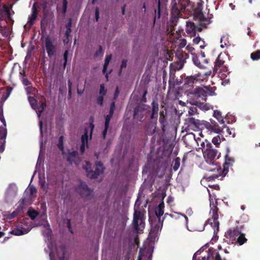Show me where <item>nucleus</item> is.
<instances>
[{"label": "nucleus", "instance_id": "11", "mask_svg": "<svg viewBox=\"0 0 260 260\" xmlns=\"http://www.w3.org/2000/svg\"><path fill=\"white\" fill-rule=\"evenodd\" d=\"M203 124L205 127L210 133L219 134L221 132V128L217 123L213 119H210V122L204 121Z\"/></svg>", "mask_w": 260, "mask_h": 260}, {"label": "nucleus", "instance_id": "51", "mask_svg": "<svg viewBox=\"0 0 260 260\" xmlns=\"http://www.w3.org/2000/svg\"><path fill=\"white\" fill-rule=\"evenodd\" d=\"M107 90L105 88L104 84L100 85V94L102 96H105L106 94Z\"/></svg>", "mask_w": 260, "mask_h": 260}, {"label": "nucleus", "instance_id": "40", "mask_svg": "<svg viewBox=\"0 0 260 260\" xmlns=\"http://www.w3.org/2000/svg\"><path fill=\"white\" fill-rule=\"evenodd\" d=\"M7 136V129L5 127H0V140H5Z\"/></svg>", "mask_w": 260, "mask_h": 260}, {"label": "nucleus", "instance_id": "57", "mask_svg": "<svg viewBox=\"0 0 260 260\" xmlns=\"http://www.w3.org/2000/svg\"><path fill=\"white\" fill-rule=\"evenodd\" d=\"M149 0H141L142 2V10L145 13L146 10V4Z\"/></svg>", "mask_w": 260, "mask_h": 260}, {"label": "nucleus", "instance_id": "17", "mask_svg": "<svg viewBox=\"0 0 260 260\" xmlns=\"http://www.w3.org/2000/svg\"><path fill=\"white\" fill-rule=\"evenodd\" d=\"M180 10L176 3H175L171 9V21L172 22H176L179 17Z\"/></svg>", "mask_w": 260, "mask_h": 260}, {"label": "nucleus", "instance_id": "15", "mask_svg": "<svg viewBox=\"0 0 260 260\" xmlns=\"http://www.w3.org/2000/svg\"><path fill=\"white\" fill-rule=\"evenodd\" d=\"M38 13L37 8L35 4L32 6L31 9V13L29 15L27 20V24L30 27L32 26L35 23V21L38 17Z\"/></svg>", "mask_w": 260, "mask_h": 260}, {"label": "nucleus", "instance_id": "31", "mask_svg": "<svg viewBox=\"0 0 260 260\" xmlns=\"http://www.w3.org/2000/svg\"><path fill=\"white\" fill-rule=\"evenodd\" d=\"M213 116L216 118V119L219 121V122L221 124H224V121L222 118L221 116V113L220 111L218 110H214L213 112Z\"/></svg>", "mask_w": 260, "mask_h": 260}, {"label": "nucleus", "instance_id": "35", "mask_svg": "<svg viewBox=\"0 0 260 260\" xmlns=\"http://www.w3.org/2000/svg\"><path fill=\"white\" fill-rule=\"evenodd\" d=\"M111 58H112L111 55L106 56L104 64L103 66V74L106 73L107 69V67L109 64V62L111 60Z\"/></svg>", "mask_w": 260, "mask_h": 260}, {"label": "nucleus", "instance_id": "29", "mask_svg": "<svg viewBox=\"0 0 260 260\" xmlns=\"http://www.w3.org/2000/svg\"><path fill=\"white\" fill-rule=\"evenodd\" d=\"M247 241V239L245 238V234L240 232V234L238 236L236 243H238L239 245H242L246 242Z\"/></svg>", "mask_w": 260, "mask_h": 260}, {"label": "nucleus", "instance_id": "24", "mask_svg": "<svg viewBox=\"0 0 260 260\" xmlns=\"http://www.w3.org/2000/svg\"><path fill=\"white\" fill-rule=\"evenodd\" d=\"M224 63V61L220 59L219 56H218L215 62L214 67L213 68V75L216 74L218 70L223 65Z\"/></svg>", "mask_w": 260, "mask_h": 260}, {"label": "nucleus", "instance_id": "7", "mask_svg": "<svg viewBox=\"0 0 260 260\" xmlns=\"http://www.w3.org/2000/svg\"><path fill=\"white\" fill-rule=\"evenodd\" d=\"M211 210L212 213V217L208 219L206 223L210 224L214 229H216V231L218 232L219 227V222L218 221L219 216L218 214V209L216 206H213Z\"/></svg>", "mask_w": 260, "mask_h": 260}, {"label": "nucleus", "instance_id": "39", "mask_svg": "<svg viewBox=\"0 0 260 260\" xmlns=\"http://www.w3.org/2000/svg\"><path fill=\"white\" fill-rule=\"evenodd\" d=\"M69 55V51L68 50H66L63 54V68L64 69L66 68L67 64Z\"/></svg>", "mask_w": 260, "mask_h": 260}, {"label": "nucleus", "instance_id": "21", "mask_svg": "<svg viewBox=\"0 0 260 260\" xmlns=\"http://www.w3.org/2000/svg\"><path fill=\"white\" fill-rule=\"evenodd\" d=\"M23 212V211L22 210L21 206H18L12 213H9L7 215V218L9 220H12Z\"/></svg>", "mask_w": 260, "mask_h": 260}, {"label": "nucleus", "instance_id": "44", "mask_svg": "<svg viewBox=\"0 0 260 260\" xmlns=\"http://www.w3.org/2000/svg\"><path fill=\"white\" fill-rule=\"evenodd\" d=\"M198 113V109L197 107H191L189 109L188 115L190 117Z\"/></svg>", "mask_w": 260, "mask_h": 260}, {"label": "nucleus", "instance_id": "34", "mask_svg": "<svg viewBox=\"0 0 260 260\" xmlns=\"http://www.w3.org/2000/svg\"><path fill=\"white\" fill-rule=\"evenodd\" d=\"M27 215L31 219L34 220L39 215V212L32 209H29L27 211Z\"/></svg>", "mask_w": 260, "mask_h": 260}, {"label": "nucleus", "instance_id": "19", "mask_svg": "<svg viewBox=\"0 0 260 260\" xmlns=\"http://www.w3.org/2000/svg\"><path fill=\"white\" fill-rule=\"evenodd\" d=\"M185 30L190 37L196 36V25L193 22L190 21L187 22Z\"/></svg>", "mask_w": 260, "mask_h": 260}, {"label": "nucleus", "instance_id": "20", "mask_svg": "<svg viewBox=\"0 0 260 260\" xmlns=\"http://www.w3.org/2000/svg\"><path fill=\"white\" fill-rule=\"evenodd\" d=\"M180 82L175 79V75L174 71H171L170 73V77L169 80V89H174L176 85H179Z\"/></svg>", "mask_w": 260, "mask_h": 260}, {"label": "nucleus", "instance_id": "6", "mask_svg": "<svg viewBox=\"0 0 260 260\" xmlns=\"http://www.w3.org/2000/svg\"><path fill=\"white\" fill-rule=\"evenodd\" d=\"M194 17L198 19L200 22V25L203 27V28H207V25L210 24L212 20V15L208 18H206L201 9L198 8L194 10Z\"/></svg>", "mask_w": 260, "mask_h": 260}, {"label": "nucleus", "instance_id": "18", "mask_svg": "<svg viewBox=\"0 0 260 260\" xmlns=\"http://www.w3.org/2000/svg\"><path fill=\"white\" fill-rule=\"evenodd\" d=\"M164 208L165 204L164 202L162 201L159 204L158 206L155 208L154 211L156 216L153 218L161 220V217L164 214Z\"/></svg>", "mask_w": 260, "mask_h": 260}, {"label": "nucleus", "instance_id": "3", "mask_svg": "<svg viewBox=\"0 0 260 260\" xmlns=\"http://www.w3.org/2000/svg\"><path fill=\"white\" fill-rule=\"evenodd\" d=\"M133 229L137 233H140L145 228L144 214L140 211L135 210L133 215Z\"/></svg>", "mask_w": 260, "mask_h": 260}, {"label": "nucleus", "instance_id": "37", "mask_svg": "<svg viewBox=\"0 0 260 260\" xmlns=\"http://www.w3.org/2000/svg\"><path fill=\"white\" fill-rule=\"evenodd\" d=\"M250 57L253 60H257L260 59V50L251 53Z\"/></svg>", "mask_w": 260, "mask_h": 260}, {"label": "nucleus", "instance_id": "27", "mask_svg": "<svg viewBox=\"0 0 260 260\" xmlns=\"http://www.w3.org/2000/svg\"><path fill=\"white\" fill-rule=\"evenodd\" d=\"M191 58L193 63L200 69L204 68V65L199 61L197 54L194 53H191Z\"/></svg>", "mask_w": 260, "mask_h": 260}, {"label": "nucleus", "instance_id": "54", "mask_svg": "<svg viewBox=\"0 0 260 260\" xmlns=\"http://www.w3.org/2000/svg\"><path fill=\"white\" fill-rule=\"evenodd\" d=\"M67 226L68 229V230L69 231L73 234V230L72 229V226H71V219H67Z\"/></svg>", "mask_w": 260, "mask_h": 260}, {"label": "nucleus", "instance_id": "58", "mask_svg": "<svg viewBox=\"0 0 260 260\" xmlns=\"http://www.w3.org/2000/svg\"><path fill=\"white\" fill-rule=\"evenodd\" d=\"M202 39L200 37H197L193 39V44H199L201 42Z\"/></svg>", "mask_w": 260, "mask_h": 260}, {"label": "nucleus", "instance_id": "30", "mask_svg": "<svg viewBox=\"0 0 260 260\" xmlns=\"http://www.w3.org/2000/svg\"><path fill=\"white\" fill-rule=\"evenodd\" d=\"M145 132L147 135H152L155 132V126L152 124L149 123L146 127Z\"/></svg>", "mask_w": 260, "mask_h": 260}, {"label": "nucleus", "instance_id": "46", "mask_svg": "<svg viewBox=\"0 0 260 260\" xmlns=\"http://www.w3.org/2000/svg\"><path fill=\"white\" fill-rule=\"evenodd\" d=\"M127 66V60L123 59L121 61V64L120 67V69L118 72L119 76H121L122 74V71L123 68H125Z\"/></svg>", "mask_w": 260, "mask_h": 260}, {"label": "nucleus", "instance_id": "16", "mask_svg": "<svg viewBox=\"0 0 260 260\" xmlns=\"http://www.w3.org/2000/svg\"><path fill=\"white\" fill-rule=\"evenodd\" d=\"M201 74H198L196 76H187L185 79L184 86L185 88H191L193 86V84L196 81H198L199 79L198 77H200Z\"/></svg>", "mask_w": 260, "mask_h": 260}, {"label": "nucleus", "instance_id": "2", "mask_svg": "<svg viewBox=\"0 0 260 260\" xmlns=\"http://www.w3.org/2000/svg\"><path fill=\"white\" fill-rule=\"evenodd\" d=\"M215 87L205 86L204 87H198L192 92V94L197 98L206 101L207 96H212L215 94Z\"/></svg>", "mask_w": 260, "mask_h": 260}, {"label": "nucleus", "instance_id": "5", "mask_svg": "<svg viewBox=\"0 0 260 260\" xmlns=\"http://www.w3.org/2000/svg\"><path fill=\"white\" fill-rule=\"evenodd\" d=\"M43 48H45L47 53L48 56L51 58L56 54L57 47L54 44L51 38L47 36L43 41Z\"/></svg>", "mask_w": 260, "mask_h": 260}, {"label": "nucleus", "instance_id": "38", "mask_svg": "<svg viewBox=\"0 0 260 260\" xmlns=\"http://www.w3.org/2000/svg\"><path fill=\"white\" fill-rule=\"evenodd\" d=\"M44 100H45V101L43 102H41L39 106H38V109H40V110H39L38 111H37V114L39 115V116H40L41 114L43 112V111L44 110V109H45V108L46 107V102H45V99H44Z\"/></svg>", "mask_w": 260, "mask_h": 260}, {"label": "nucleus", "instance_id": "4", "mask_svg": "<svg viewBox=\"0 0 260 260\" xmlns=\"http://www.w3.org/2000/svg\"><path fill=\"white\" fill-rule=\"evenodd\" d=\"M201 146L204 149L203 150V153L206 161L209 164H213V160L215 159L218 151L216 149L212 148V146L210 143H207L206 149L204 142L201 144Z\"/></svg>", "mask_w": 260, "mask_h": 260}, {"label": "nucleus", "instance_id": "50", "mask_svg": "<svg viewBox=\"0 0 260 260\" xmlns=\"http://www.w3.org/2000/svg\"><path fill=\"white\" fill-rule=\"evenodd\" d=\"M63 136H60L58 139V147L59 149L61 150H63Z\"/></svg>", "mask_w": 260, "mask_h": 260}, {"label": "nucleus", "instance_id": "25", "mask_svg": "<svg viewBox=\"0 0 260 260\" xmlns=\"http://www.w3.org/2000/svg\"><path fill=\"white\" fill-rule=\"evenodd\" d=\"M152 113L150 116L151 119H157L158 117V106L154 102L152 103Z\"/></svg>", "mask_w": 260, "mask_h": 260}, {"label": "nucleus", "instance_id": "61", "mask_svg": "<svg viewBox=\"0 0 260 260\" xmlns=\"http://www.w3.org/2000/svg\"><path fill=\"white\" fill-rule=\"evenodd\" d=\"M34 89V88H33L31 85L28 86L26 88V90L28 94H32V92Z\"/></svg>", "mask_w": 260, "mask_h": 260}, {"label": "nucleus", "instance_id": "22", "mask_svg": "<svg viewBox=\"0 0 260 260\" xmlns=\"http://www.w3.org/2000/svg\"><path fill=\"white\" fill-rule=\"evenodd\" d=\"M143 117V110L140 107H137L135 108L134 111V118L135 119H138L140 121H141Z\"/></svg>", "mask_w": 260, "mask_h": 260}, {"label": "nucleus", "instance_id": "53", "mask_svg": "<svg viewBox=\"0 0 260 260\" xmlns=\"http://www.w3.org/2000/svg\"><path fill=\"white\" fill-rule=\"evenodd\" d=\"M112 117L107 115L105 117V126L109 127V123Z\"/></svg>", "mask_w": 260, "mask_h": 260}, {"label": "nucleus", "instance_id": "33", "mask_svg": "<svg viewBox=\"0 0 260 260\" xmlns=\"http://www.w3.org/2000/svg\"><path fill=\"white\" fill-rule=\"evenodd\" d=\"M158 235L159 233L150 230L148 236V239L151 242H154L156 239H158Z\"/></svg>", "mask_w": 260, "mask_h": 260}, {"label": "nucleus", "instance_id": "62", "mask_svg": "<svg viewBox=\"0 0 260 260\" xmlns=\"http://www.w3.org/2000/svg\"><path fill=\"white\" fill-rule=\"evenodd\" d=\"M95 19L96 21H98L99 19V10L98 8H96L95 9Z\"/></svg>", "mask_w": 260, "mask_h": 260}, {"label": "nucleus", "instance_id": "28", "mask_svg": "<svg viewBox=\"0 0 260 260\" xmlns=\"http://www.w3.org/2000/svg\"><path fill=\"white\" fill-rule=\"evenodd\" d=\"M88 132H89V128H85L84 134L82 135L81 138V143L86 144L87 147H88Z\"/></svg>", "mask_w": 260, "mask_h": 260}, {"label": "nucleus", "instance_id": "49", "mask_svg": "<svg viewBox=\"0 0 260 260\" xmlns=\"http://www.w3.org/2000/svg\"><path fill=\"white\" fill-rule=\"evenodd\" d=\"M212 142L216 146H218L221 142L220 137L217 136L214 137L212 139Z\"/></svg>", "mask_w": 260, "mask_h": 260}, {"label": "nucleus", "instance_id": "48", "mask_svg": "<svg viewBox=\"0 0 260 260\" xmlns=\"http://www.w3.org/2000/svg\"><path fill=\"white\" fill-rule=\"evenodd\" d=\"M212 253H213L212 250L211 248H209L208 250V254H207V257H206V256L205 255L204 256H203L202 257V260H209V259L211 258V257H212V256H213Z\"/></svg>", "mask_w": 260, "mask_h": 260}, {"label": "nucleus", "instance_id": "59", "mask_svg": "<svg viewBox=\"0 0 260 260\" xmlns=\"http://www.w3.org/2000/svg\"><path fill=\"white\" fill-rule=\"evenodd\" d=\"M4 9L8 18L11 19V13L9 8H8V7H5Z\"/></svg>", "mask_w": 260, "mask_h": 260}, {"label": "nucleus", "instance_id": "41", "mask_svg": "<svg viewBox=\"0 0 260 260\" xmlns=\"http://www.w3.org/2000/svg\"><path fill=\"white\" fill-rule=\"evenodd\" d=\"M155 16L154 18V22H155L156 19H159L160 17V1H158L157 10H155Z\"/></svg>", "mask_w": 260, "mask_h": 260}, {"label": "nucleus", "instance_id": "36", "mask_svg": "<svg viewBox=\"0 0 260 260\" xmlns=\"http://www.w3.org/2000/svg\"><path fill=\"white\" fill-rule=\"evenodd\" d=\"M180 215L183 216V217H184L186 219H188L187 217L185 215H183L181 214H177V215H176V214H169V213H165L162 219H163V220H164L165 219L167 218L168 217L177 219L178 217H179Z\"/></svg>", "mask_w": 260, "mask_h": 260}, {"label": "nucleus", "instance_id": "8", "mask_svg": "<svg viewBox=\"0 0 260 260\" xmlns=\"http://www.w3.org/2000/svg\"><path fill=\"white\" fill-rule=\"evenodd\" d=\"M93 190L89 188L87 185L83 181H81L78 187V192L80 196L83 198L88 199L92 196Z\"/></svg>", "mask_w": 260, "mask_h": 260}, {"label": "nucleus", "instance_id": "12", "mask_svg": "<svg viewBox=\"0 0 260 260\" xmlns=\"http://www.w3.org/2000/svg\"><path fill=\"white\" fill-rule=\"evenodd\" d=\"M185 125L187 126L185 127V130L189 131L196 130L199 128L200 125V121L192 117H189L185 119Z\"/></svg>", "mask_w": 260, "mask_h": 260}, {"label": "nucleus", "instance_id": "26", "mask_svg": "<svg viewBox=\"0 0 260 260\" xmlns=\"http://www.w3.org/2000/svg\"><path fill=\"white\" fill-rule=\"evenodd\" d=\"M159 115L160 116H159V121L160 124L161 125V127L162 131L165 132V126L167 123V121L166 117L164 114V111L160 112Z\"/></svg>", "mask_w": 260, "mask_h": 260}, {"label": "nucleus", "instance_id": "60", "mask_svg": "<svg viewBox=\"0 0 260 260\" xmlns=\"http://www.w3.org/2000/svg\"><path fill=\"white\" fill-rule=\"evenodd\" d=\"M94 127V124L91 122L89 123V128H90V139H91L92 134Z\"/></svg>", "mask_w": 260, "mask_h": 260}, {"label": "nucleus", "instance_id": "45", "mask_svg": "<svg viewBox=\"0 0 260 260\" xmlns=\"http://www.w3.org/2000/svg\"><path fill=\"white\" fill-rule=\"evenodd\" d=\"M86 165L83 166V169L86 171L87 175L90 171H92L91 170V164L88 161H85Z\"/></svg>", "mask_w": 260, "mask_h": 260}, {"label": "nucleus", "instance_id": "9", "mask_svg": "<svg viewBox=\"0 0 260 260\" xmlns=\"http://www.w3.org/2000/svg\"><path fill=\"white\" fill-rule=\"evenodd\" d=\"M240 234V231L238 228L230 229L225 233L224 237L229 244H236V241Z\"/></svg>", "mask_w": 260, "mask_h": 260}, {"label": "nucleus", "instance_id": "42", "mask_svg": "<svg viewBox=\"0 0 260 260\" xmlns=\"http://www.w3.org/2000/svg\"><path fill=\"white\" fill-rule=\"evenodd\" d=\"M173 170L176 171H177L180 165V159L179 157H176L173 161Z\"/></svg>", "mask_w": 260, "mask_h": 260}, {"label": "nucleus", "instance_id": "64", "mask_svg": "<svg viewBox=\"0 0 260 260\" xmlns=\"http://www.w3.org/2000/svg\"><path fill=\"white\" fill-rule=\"evenodd\" d=\"M186 50L190 52H192L194 50V48L191 45H188L186 47Z\"/></svg>", "mask_w": 260, "mask_h": 260}, {"label": "nucleus", "instance_id": "32", "mask_svg": "<svg viewBox=\"0 0 260 260\" xmlns=\"http://www.w3.org/2000/svg\"><path fill=\"white\" fill-rule=\"evenodd\" d=\"M29 104H30L31 107L37 110L38 108V101L32 96H29L28 98Z\"/></svg>", "mask_w": 260, "mask_h": 260}, {"label": "nucleus", "instance_id": "10", "mask_svg": "<svg viewBox=\"0 0 260 260\" xmlns=\"http://www.w3.org/2000/svg\"><path fill=\"white\" fill-rule=\"evenodd\" d=\"M95 165L94 171L92 170V171L89 172L87 175V177L91 179L97 178L98 176L103 173L105 170L103 164L101 161H96Z\"/></svg>", "mask_w": 260, "mask_h": 260}, {"label": "nucleus", "instance_id": "13", "mask_svg": "<svg viewBox=\"0 0 260 260\" xmlns=\"http://www.w3.org/2000/svg\"><path fill=\"white\" fill-rule=\"evenodd\" d=\"M66 158L70 165L74 163L77 166L80 161L78 156V152L77 151H69L68 153L66 154Z\"/></svg>", "mask_w": 260, "mask_h": 260}, {"label": "nucleus", "instance_id": "56", "mask_svg": "<svg viewBox=\"0 0 260 260\" xmlns=\"http://www.w3.org/2000/svg\"><path fill=\"white\" fill-rule=\"evenodd\" d=\"M104 96L100 95L96 100L97 104L100 106H102L103 104Z\"/></svg>", "mask_w": 260, "mask_h": 260}, {"label": "nucleus", "instance_id": "47", "mask_svg": "<svg viewBox=\"0 0 260 260\" xmlns=\"http://www.w3.org/2000/svg\"><path fill=\"white\" fill-rule=\"evenodd\" d=\"M104 51L103 49V47L102 46H99V49L95 52L94 56L98 57L100 56H103L104 55Z\"/></svg>", "mask_w": 260, "mask_h": 260}, {"label": "nucleus", "instance_id": "52", "mask_svg": "<svg viewBox=\"0 0 260 260\" xmlns=\"http://www.w3.org/2000/svg\"><path fill=\"white\" fill-rule=\"evenodd\" d=\"M207 247V245H205L204 246L202 247L200 250L197 251L193 255V260H195L196 258L197 255L198 254H200L201 252V251H203L205 248H206Z\"/></svg>", "mask_w": 260, "mask_h": 260}, {"label": "nucleus", "instance_id": "55", "mask_svg": "<svg viewBox=\"0 0 260 260\" xmlns=\"http://www.w3.org/2000/svg\"><path fill=\"white\" fill-rule=\"evenodd\" d=\"M22 81L23 84L27 87L31 85V82L27 78H23Z\"/></svg>", "mask_w": 260, "mask_h": 260}, {"label": "nucleus", "instance_id": "43", "mask_svg": "<svg viewBox=\"0 0 260 260\" xmlns=\"http://www.w3.org/2000/svg\"><path fill=\"white\" fill-rule=\"evenodd\" d=\"M10 233L15 236L22 235L25 233L24 231L19 229H15L12 230Z\"/></svg>", "mask_w": 260, "mask_h": 260}, {"label": "nucleus", "instance_id": "14", "mask_svg": "<svg viewBox=\"0 0 260 260\" xmlns=\"http://www.w3.org/2000/svg\"><path fill=\"white\" fill-rule=\"evenodd\" d=\"M149 222L151 224V231L159 233L161 231L163 225V219L162 220L154 219L151 217H149Z\"/></svg>", "mask_w": 260, "mask_h": 260}, {"label": "nucleus", "instance_id": "63", "mask_svg": "<svg viewBox=\"0 0 260 260\" xmlns=\"http://www.w3.org/2000/svg\"><path fill=\"white\" fill-rule=\"evenodd\" d=\"M86 146V144L81 143V145L80 146V152L81 154H83L85 150V146Z\"/></svg>", "mask_w": 260, "mask_h": 260}, {"label": "nucleus", "instance_id": "23", "mask_svg": "<svg viewBox=\"0 0 260 260\" xmlns=\"http://www.w3.org/2000/svg\"><path fill=\"white\" fill-rule=\"evenodd\" d=\"M18 206H21L22 210L23 211L24 208L26 206H28L31 204V199L30 197H24L19 202Z\"/></svg>", "mask_w": 260, "mask_h": 260}, {"label": "nucleus", "instance_id": "1", "mask_svg": "<svg viewBox=\"0 0 260 260\" xmlns=\"http://www.w3.org/2000/svg\"><path fill=\"white\" fill-rule=\"evenodd\" d=\"M234 161L235 159L233 157L229 156L228 154H226L225 156V162L223 165V169H222L220 166L216 165L215 167L210 171L213 172L216 171L217 173L207 177L206 179L208 181H210L218 178L221 175L222 177L225 176L229 172V167L232 166Z\"/></svg>", "mask_w": 260, "mask_h": 260}]
</instances>
